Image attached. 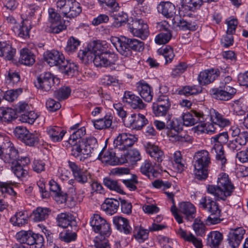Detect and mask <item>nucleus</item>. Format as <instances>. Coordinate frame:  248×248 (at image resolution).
Instances as JSON below:
<instances>
[{"label": "nucleus", "mask_w": 248, "mask_h": 248, "mask_svg": "<svg viewBox=\"0 0 248 248\" xmlns=\"http://www.w3.org/2000/svg\"><path fill=\"white\" fill-rule=\"evenodd\" d=\"M110 40L118 52L124 57L131 56L132 50L140 52L144 48L143 42L135 38H129L124 36L120 37L111 36Z\"/></svg>", "instance_id": "1"}, {"label": "nucleus", "mask_w": 248, "mask_h": 248, "mask_svg": "<svg viewBox=\"0 0 248 248\" xmlns=\"http://www.w3.org/2000/svg\"><path fill=\"white\" fill-rule=\"evenodd\" d=\"M234 186L231 182L228 174L222 173L218 177L217 186L210 185L207 187L208 193L213 195L217 200H225L234 190Z\"/></svg>", "instance_id": "2"}, {"label": "nucleus", "mask_w": 248, "mask_h": 248, "mask_svg": "<svg viewBox=\"0 0 248 248\" xmlns=\"http://www.w3.org/2000/svg\"><path fill=\"white\" fill-rule=\"evenodd\" d=\"M199 206L210 214L205 220L207 225L217 224L222 220L218 204L212 198L207 196L202 197L199 201Z\"/></svg>", "instance_id": "3"}, {"label": "nucleus", "mask_w": 248, "mask_h": 248, "mask_svg": "<svg viewBox=\"0 0 248 248\" xmlns=\"http://www.w3.org/2000/svg\"><path fill=\"white\" fill-rule=\"evenodd\" d=\"M166 133L169 139L172 142H184L187 140V136L182 134V125L178 119L172 118V115L166 117Z\"/></svg>", "instance_id": "4"}, {"label": "nucleus", "mask_w": 248, "mask_h": 248, "mask_svg": "<svg viewBox=\"0 0 248 248\" xmlns=\"http://www.w3.org/2000/svg\"><path fill=\"white\" fill-rule=\"evenodd\" d=\"M195 158V177L199 180H204L208 177V168L211 163L209 154L206 150H202L196 153Z\"/></svg>", "instance_id": "5"}, {"label": "nucleus", "mask_w": 248, "mask_h": 248, "mask_svg": "<svg viewBox=\"0 0 248 248\" xmlns=\"http://www.w3.org/2000/svg\"><path fill=\"white\" fill-rule=\"evenodd\" d=\"M232 80L231 77H225L221 81V86L211 89L210 93L212 97L216 99L223 101H228L232 99L236 93V90L229 85Z\"/></svg>", "instance_id": "6"}, {"label": "nucleus", "mask_w": 248, "mask_h": 248, "mask_svg": "<svg viewBox=\"0 0 248 248\" xmlns=\"http://www.w3.org/2000/svg\"><path fill=\"white\" fill-rule=\"evenodd\" d=\"M228 133L224 132L219 133L212 137V141L216 143L214 145V149L216 153V160L218 164L221 165V168L224 170L225 164L227 163V159L224 154L223 143H226L228 141Z\"/></svg>", "instance_id": "7"}, {"label": "nucleus", "mask_w": 248, "mask_h": 248, "mask_svg": "<svg viewBox=\"0 0 248 248\" xmlns=\"http://www.w3.org/2000/svg\"><path fill=\"white\" fill-rule=\"evenodd\" d=\"M60 82L59 78L49 72L40 74L34 82L35 86L43 92H48L53 90V87L58 85Z\"/></svg>", "instance_id": "8"}, {"label": "nucleus", "mask_w": 248, "mask_h": 248, "mask_svg": "<svg viewBox=\"0 0 248 248\" xmlns=\"http://www.w3.org/2000/svg\"><path fill=\"white\" fill-rule=\"evenodd\" d=\"M16 237L17 240L21 244H25L30 246L35 245L36 248L42 247L44 242L42 235L36 233L31 230L20 231L16 233Z\"/></svg>", "instance_id": "9"}, {"label": "nucleus", "mask_w": 248, "mask_h": 248, "mask_svg": "<svg viewBox=\"0 0 248 248\" xmlns=\"http://www.w3.org/2000/svg\"><path fill=\"white\" fill-rule=\"evenodd\" d=\"M90 225L98 236H109L111 233L110 224L98 214H94L90 219Z\"/></svg>", "instance_id": "10"}, {"label": "nucleus", "mask_w": 248, "mask_h": 248, "mask_svg": "<svg viewBox=\"0 0 248 248\" xmlns=\"http://www.w3.org/2000/svg\"><path fill=\"white\" fill-rule=\"evenodd\" d=\"M93 62L96 67H107L115 64L118 57L117 54L110 51L95 54Z\"/></svg>", "instance_id": "11"}, {"label": "nucleus", "mask_w": 248, "mask_h": 248, "mask_svg": "<svg viewBox=\"0 0 248 248\" xmlns=\"http://www.w3.org/2000/svg\"><path fill=\"white\" fill-rule=\"evenodd\" d=\"M138 140L134 135L122 133L118 135L113 141L114 147L120 150H125L132 146Z\"/></svg>", "instance_id": "12"}, {"label": "nucleus", "mask_w": 248, "mask_h": 248, "mask_svg": "<svg viewBox=\"0 0 248 248\" xmlns=\"http://www.w3.org/2000/svg\"><path fill=\"white\" fill-rule=\"evenodd\" d=\"M122 101L126 106L138 111L144 109L146 106L139 96L130 91L124 92Z\"/></svg>", "instance_id": "13"}, {"label": "nucleus", "mask_w": 248, "mask_h": 248, "mask_svg": "<svg viewBox=\"0 0 248 248\" xmlns=\"http://www.w3.org/2000/svg\"><path fill=\"white\" fill-rule=\"evenodd\" d=\"M129 29L132 34L140 37L142 40H145L148 36L147 31V25L144 23L143 20L140 19H135L129 23Z\"/></svg>", "instance_id": "14"}, {"label": "nucleus", "mask_w": 248, "mask_h": 248, "mask_svg": "<svg viewBox=\"0 0 248 248\" xmlns=\"http://www.w3.org/2000/svg\"><path fill=\"white\" fill-rule=\"evenodd\" d=\"M245 230L242 227L231 229L228 234V245H224L223 248H236L243 239Z\"/></svg>", "instance_id": "15"}, {"label": "nucleus", "mask_w": 248, "mask_h": 248, "mask_svg": "<svg viewBox=\"0 0 248 248\" xmlns=\"http://www.w3.org/2000/svg\"><path fill=\"white\" fill-rule=\"evenodd\" d=\"M11 145L6 144V148L9 149L8 152L5 155L6 161L9 163L14 164L17 161H20L23 165H27L30 162V159L28 157H22L20 158L18 150L14 146L12 143L10 142Z\"/></svg>", "instance_id": "16"}, {"label": "nucleus", "mask_w": 248, "mask_h": 248, "mask_svg": "<svg viewBox=\"0 0 248 248\" xmlns=\"http://www.w3.org/2000/svg\"><path fill=\"white\" fill-rule=\"evenodd\" d=\"M44 58L50 66H55L58 68L65 59L63 54L56 50L46 51L44 54Z\"/></svg>", "instance_id": "17"}, {"label": "nucleus", "mask_w": 248, "mask_h": 248, "mask_svg": "<svg viewBox=\"0 0 248 248\" xmlns=\"http://www.w3.org/2000/svg\"><path fill=\"white\" fill-rule=\"evenodd\" d=\"M56 224L59 227L66 228L69 226L76 227V221L75 217L67 212L61 213L56 217Z\"/></svg>", "instance_id": "18"}, {"label": "nucleus", "mask_w": 248, "mask_h": 248, "mask_svg": "<svg viewBox=\"0 0 248 248\" xmlns=\"http://www.w3.org/2000/svg\"><path fill=\"white\" fill-rule=\"evenodd\" d=\"M29 105L26 103L20 102L14 109L16 113H24L22 115V121L24 122L32 123L36 118V115L32 111H29Z\"/></svg>", "instance_id": "19"}, {"label": "nucleus", "mask_w": 248, "mask_h": 248, "mask_svg": "<svg viewBox=\"0 0 248 248\" xmlns=\"http://www.w3.org/2000/svg\"><path fill=\"white\" fill-rule=\"evenodd\" d=\"M68 164L74 178L78 183L83 185L88 182V179L86 173L81 169L80 166L70 160L68 161Z\"/></svg>", "instance_id": "20"}, {"label": "nucleus", "mask_w": 248, "mask_h": 248, "mask_svg": "<svg viewBox=\"0 0 248 248\" xmlns=\"http://www.w3.org/2000/svg\"><path fill=\"white\" fill-rule=\"evenodd\" d=\"M219 75V71L217 69L205 70L201 72L198 81L201 85H205L213 82Z\"/></svg>", "instance_id": "21"}, {"label": "nucleus", "mask_w": 248, "mask_h": 248, "mask_svg": "<svg viewBox=\"0 0 248 248\" xmlns=\"http://www.w3.org/2000/svg\"><path fill=\"white\" fill-rule=\"evenodd\" d=\"M113 223L116 229L120 232L126 235L132 233V228L127 218L120 216H115L113 217Z\"/></svg>", "instance_id": "22"}, {"label": "nucleus", "mask_w": 248, "mask_h": 248, "mask_svg": "<svg viewBox=\"0 0 248 248\" xmlns=\"http://www.w3.org/2000/svg\"><path fill=\"white\" fill-rule=\"evenodd\" d=\"M31 29V21L27 19L23 20L20 24L12 26V29L15 33L23 38L29 37V32Z\"/></svg>", "instance_id": "23"}, {"label": "nucleus", "mask_w": 248, "mask_h": 248, "mask_svg": "<svg viewBox=\"0 0 248 248\" xmlns=\"http://www.w3.org/2000/svg\"><path fill=\"white\" fill-rule=\"evenodd\" d=\"M137 85V91L141 98L146 102H151L153 96L151 87L144 80L140 81Z\"/></svg>", "instance_id": "24"}, {"label": "nucleus", "mask_w": 248, "mask_h": 248, "mask_svg": "<svg viewBox=\"0 0 248 248\" xmlns=\"http://www.w3.org/2000/svg\"><path fill=\"white\" fill-rule=\"evenodd\" d=\"M204 115L196 111H193L192 113L186 112L183 113L182 116L183 124L186 126H192L198 124V121H202Z\"/></svg>", "instance_id": "25"}, {"label": "nucleus", "mask_w": 248, "mask_h": 248, "mask_svg": "<svg viewBox=\"0 0 248 248\" xmlns=\"http://www.w3.org/2000/svg\"><path fill=\"white\" fill-rule=\"evenodd\" d=\"M16 53V49L11 43L6 41L0 42V57L5 60H12Z\"/></svg>", "instance_id": "26"}, {"label": "nucleus", "mask_w": 248, "mask_h": 248, "mask_svg": "<svg viewBox=\"0 0 248 248\" xmlns=\"http://www.w3.org/2000/svg\"><path fill=\"white\" fill-rule=\"evenodd\" d=\"M179 210L185 216V218L188 221H192L195 217L196 208L190 202H181L179 205Z\"/></svg>", "instance_id": "27"}, {"label": "nucleus", "mask_w": 248, "mask_h": 248, "mask_svg": "<svg viewBox=\"0 0 248 248\" xmlns=\"http://www.w3.org/2000/svg\"><path fill=\"white\" fill-rule=\"evenodd\" d=\"M157 11L167 18L172 17L175 14L176 9L174 5L169 1H162L158 4Z\"/></svg>", "instance_id": "28"}, {"label": "nucleus", "mask_w": 248, "mask_h": 248, "mask_svg": "<svg viewBox=\"0 0 248 248\" xmlns=\"http://www.w3.org/2000/svg\"><path fill=\"white\" fill-rule=\"evenodd\" d=\"M81 7L79 3L76 0H71L67 3V7L63 14L64 17L72 18L77 17L81 12Z\"/></svg>", "instance_id": "29"}, {"label": "nucleus", "mask_w": 248, "mask_h": 248, "mask_svg": "<svg viewBox=\"0 0 248 248\" xmlns=\"http://www.w3.org/2000/svg\"><path fill=\"white\" fill-rule=\"evenodd\" d=\"M211 120L218 128H224L231 124L230 120L227 116L215 110L211 114Z\"/></svg>", "instance_id": "30"}, {"label": "nucleus", "mask_w": 248, "mask_h": 248, "mask_svg": "<svg viewBox=\"0 0 248 248\" xmlns=\"http://www.w3.org/2000/svg\"><path fill=\"white\" fill-rule=\"evenodd\" d=\"M46 133L52 142H57L62 140L66 132L60 127L51 126L46 128Z\"/></svg>", "instance_id": "31"}, {"label": "nucleus", "mask_w": 248, "mask_h": 248, "mask_svg": "<svg viewBox=\"0 0 248 248\" xmlns=\"http://www.w3.org/2000/svg\"><path fill=\"white\" fill-rule=\"evenodd\" d=\"M50 190L55 195L56 200L60 201L61 203H65L67 200V194L61 190L58 184L53 180L49 182Z\"/></svg>", "instance_id": "32"}, {"label": "nucleus", "mask_w": 248, "mask_h": 248, "mask_svg": "<svg viewBox=\"0 0 248 248\" xmlns=\"http://www.w3.org/2000/svg\"><path fill=\"white\" fill-rule=\"evenodd\" d=\"M103 149L99 153L97 159L109 165L114 166L118 164L119 159L115 156V153L113 150H108L104 154Z\"/></svg>", "instance_id": "33"}, {"label": "nucleus", "mask_w": 248, "mask_h": 248, "mask_svg": "<svg viewBox=\"0 0 248 248\" xmlns=\"http://www.w3.org/2000/svg\"><path fill=\"white\" fill-rule=\"evenodd\" d=\"M120 203L115 199H107L101 205V209L107 214L112 215L117 212Z\"/></svg>", "instance_id": "34"}, {"label": "nucleus", "mask_w": 248, "mask_h": 248, "mask_svg": "<svg viewBox=\"0 0 248 248\" xmlns=\"http://www.w3.org/2000/svg\"><path fill=\"white\" fill-rule=\"evenodd\" d=\"M146 152L155 161L159 163L163 160L164 155L163 151L157 146L150 142L147 143Z\"/></svg>", "instance_id": "35"}, {"label": "nucleus", "mask_w": 248, "mask_h": 248, "mask_svg": "<svg viewBox=\"0 0 248 248\" xmlns=\"http://www.w3.org/2000/svg\"><path fill=\"white\" fill-rule=\"evenodd\" d=\"M83 147L84 158L87 157L88 155L95 151L98 147V143L96 139L93 137H90L86 139V141H82Z\"/></svg>", "instance_id": "36"}, {"label": "nucleus", "mask_w": 248, "mask_h": 248, "mask_svg": "<svg viewBox=\"0 0 248 248\" xmlns=\"http://www.w3.org/2000/svg\"><path fill=\"white\" fill-rule=\"evenodd\" d=\"M20 54L19 62L20 63L27 66L32 65L34 63L35 55L29 49L27 48L21 49Z\"/></svg>", "instance_id": "37"}, {"label": "nucleus", "mask_w": 248, "mask_h": 248, "mask_svg": "<svg viewBox=\"0 0 248 248\" xmlns=\"http://www.w3.org/2000/svg\"><path fill=\"white\" fill-rule=\"evenodd\" d=\"M223 238V234L221 232L212 231L207 235V244L212 248H218Z\"/></svg>", "instance_id": "38"}, {"label": "nucleus", "mask_w": 248, "mask_h": 248, "mask_svg": "<svg viewBox=\"0 0 248 248\" xmlns=\"http://www.w3.org/2000/svg\"><path fill=\"white\" fill-rule=\"evenodd\" d=\"M50 212L48 208L38 207L32 212L33 219L35 222L44 221L48 217Z\"/></svg>", "instance_id": "39"}, {"label": "nucleus", "mask_w": 248, "mask_h": 248, "mask_svg": "<svg viewBox=\"0 0 248 248\" xmlns=\"http://www.w3.org/2000/svg\"><path fill=\"white\" fill-rule=\"evenodd\" d=\"M28 215L25 211L16 212L10 218V222L15 226H22L28 222Z\"/></svg>", "instance_id": "40"}, {"label": "nucleus", "mask_w": 248, "mask_h": 248, "mask_svg": "<svg viewBox=\"0 0 248 248\" xmlns=\"http://www.w3.org/2000/svg\"><path fill=\"white\" fill-rule=\"evenodd\" d=\"M132 232L133 237L139 243H143L148 238L149 231L141 226H135Z\"/></svg>", "instance_id": "41"}, {"label": "nucleus", "mask_w": 248, "mask_h": 248, "mask_svg": "<svg viewBox=\"0 0 248 248\" xmlns=\"http://www.w3.org/2000/svg\"><path fill=\"white\" fill-rule=\"evenodd\" d=\"M141 172L148 176L150 179L156 177L158 175V172L154 169V167L151 162L145 161L141 166Z\"/></svg>", "instance_id": "42"}, {"label": "nucleus", "mask_w": 248, "mask_h": 248, "mask_svg": "<svg viewBox=\"0 0 248 248\" xmlns=\"http://www.w3.org/2000/svg\"><path fill=\"white\" fill-rule=\"evenodd\" d=\"M60 71L69 76H73L74 72L78 71V67L74 63H70L65 59L59 68Z\"/></svg>", "instance_id": "43"}, {"label": "nucleus", "mask_w": 248, "mask_h": 248, "mask_svg": "<svg viewBox=\"0 0 248 248\" xmlns=\"http://www.w3.org/2000/svg\"><path fill=\"white\" fill-rule=\"evenodd\" d=\"M93 56L95 54L101 53L106 52V49L108 47L107 43L105 41H94L89 46Z\"/></svg>", "instance_id": "44"}, {"label": "nucleus", "mask_w": 248, "mask_h": 248, "mask_svg": "<svg viewBox=\"0 0 248 248\" xmlns=\"http://www.w3.org/2000/svg\"><path fill=\"white\" fill-rule=\"evenodd\" d=\"M103 183L104 185L110 190H114L121 194L124 193L121 185L117 180L106 177L104 179Z\"/></svg>", "instance_id": "45"}, {"label": "nucleus", "mask_w": 248, "mask_h": 248, "mask_svg": "<svg viewBox=\"0 0 248 248\" xmlns=\"http://www.w3.org/2000/svg\"><path fill=\"white\" fill-rule=\"evenodd\" d=\"M176 17L173 19L174 20L173 24L174 25L178 27L181 30H190L195 31L197 29V25L194 23L188 22L183 19H179L178 21L176 20Z\"/></svg>", "instance_id": "46"}, {"label": "nucleus", "mask_w": 248, "mask_h": 248, "mask_svg": "<svg viewBox=\"0 0 248 248\" xmlns=\"http://www.w3.org/2000/svg\"><path fill=\"white\" fill-rule=\"evenodd\" d=\"M86 130L84 127H82L78 129L76 131L73 132L69 137L68 142L70 144H73L74 142H82V138L85 135Z\"/></svg>", "instance_id": "47"}, {"label": "nucleus", "mask_w": 248, "mask_h": 248, "mask_svg": "<svg viewBox=\"0 0 248 248\" xmlns=\"http://www.w3.org/2000/svg\"><path fill=\"white\" fill-rule=\"evenodd\" d=\"M71 89L68 86H63L54 91V96L59 101L67 99L70 95Z\"/></svg>", "instance_id": "48"}, {"label": "nucleus", "mask_w": 248, "mask_h": 248, "mask_svg": "<svg viewBox=\"0 0 248 248\" xmlns=\"http://www.w3.org/2000/svg\"><path fill=\"white\" fill-rule=\"evenodd\" d=\"M1 110L2 111L0 118L2 122L9 123L16 118V113L14 109L7 108Z\"/></svg>", "instance_id": "49"}, {"label": "nucleus", "mask_w": 248, "mask_h": 248, "mask_svg": "<svg viewBox=\"0 0 248 248\" xmlns=\"http://www.w3.org/2000/svg\"><path fill=\"white\" fill-rule=\"evenodd\" d=\"M148 122V121L144 115L140 113L136 114L134 119V123L131 128L136 130H140L147 124Z\"/></svg>", "instance_id": "50"}, {"label": "nucleus", "mask_w": 248, "mask_h": 248, "mask_svg": "<svg viewBox=\"0 0 248 248\" xmlns=\"http://www.w3.org/2000/svg\"><path fill=\"white\" fill-rule=\"evenodd\" d=\"M40 134L36 131L33 133L28 132V135L23 140L26 145L34 146L37 145L39 141Z\"/></svg>", "instance_id": "51"}, {"label": "nucleus", "mask_w": 248, "mask_h": 248, "mask_svg": "<svg viewBox=\"0 0 248 248\" xmlns=\"http://www.w3.org/2000/svg\"><path fill=\"white\" fill-rule=\"evenodd\" d=\"M80 44V42L78 39L71 36L67 41L65 50L69 54H72L77 50Z\"/></svg>", "instance_id": "52"}, {"label": "nucleus", "mask_w": 248, "mask_h": 248, "mask_svg": "<svg viewBox=\"0 0 248 248\" xmlns=\"http://www.w3.org/2000/svg\"><path fill=\"white\" fill-rule=\"evenodd\" d=\"M14 165V166L12 167V170L17 177L19 178L24 177L27 175L28 171L24 169V166L26 165H23L19 161H17Z\"/></svg>", "instance_id": "53"}, {"label": "nucleus", "mask_w": 248, "mask_h": 248, "mask_svg": "<svg viewBox=\"0 0 248 248\" xmlns=\"http://www.w3.org/2000/svg\"><path fill=\"white\" fill-rule=\"evenodd\" d=\"M78 56L83 63L86 64L89 61H92L93 54L88 46L87 49L79 50Z\"/></svg>", "instance_id": "54"}, {"label": "nucleus", "mask_w": 248, "mask_h": 248, "mask_svg": "<svg viewBox=\"0 0 248 248\" xmlns=\"http://www.w3.org/2000/svg\"><path fill=\"white\" fill-rule=\"evenodd\" d=\"M172 37L171 31H161L155 37V42L159 45L168 43Z\"/></svg>", "instance_id": "55"}, {"label": "nucleus", "mask_w": 248, "mask_h": 248, "mask_svg": "<svg viewBox=\"0 0 248 248\" xmlns=\"http://www.w3.org/2000/svg\"><path fill=\"white\" fill-rule=\"evenodd\" d=\"M59 237L62 241L69 243L75 241L77 239V234L75 232L67 230L60 232Z\"/></svg>", "instance_id": "56"}, {"label": "nucleus", "mask_w": 248, "mask_h": 248, "mask_svg": "<svg viewBox=\"0 0 248 248\" xmlns=\"http://www.w3.org/2000/svg\"><path fill=\"white\" fill-rule=\"evenodd\" d=\"M158 52L162 54L165 59V64L170 62L174 58V54L172 47L170 46H168L164 48L159 49Z\"/></svg>", "instance_id": "57"}, {"label": "nucleus", "mask_w": 248, "mask_h": 248, "mask_svg": "<svg viewBox=\"0 0 248 248\" xmlns=\"http://www.w3.org/2000/svg\"><path fill=\"white\" fill-rule=\"evenodd\" d=\"M22 92L23 89L21 88L8 90L4 93L3 97L8 101L13 102L17 98Z\"/></svg>", "instance_id": "58"}, {"label": "nucleus", "mask_w": 248, "mask_h": 248, "mask_svg": "<svg viewBox=\"0 0 248 248\" xmlns=\"http://www.w3.org/2000/svg\"><path fill=\"white\" fill-rule=\"evenodd\" d=\"M71 145V155L75 156V157L79 159L80 160H81L83 157L82 156V155H83V145H81V143H79L77 142H74L73 144Z\"/></svg>", "instance_id": "59"}, {"label": "nucleus", "mask_w": 248, "mask_h": 248, "mask_svg": "<svg viewBox=\"0 0 248 248\" xmlns=\"http://www.w3.org/2000/svg\"><path fill=\"white\" fill-rule=\"evenodd\" d=\"M153 113L156 117H168V115H171L170 114V109L166 108L165 107H163V106L156 105L155 104H153L152 106Z\"/></svg>", "instance_id": "60"}, {"label": "nucleus", "mask_w": 248, "mask_h": 248, "mask_svg": "<svg viewBox=\"0 0 248 248\" xmlns=\"http://www.w3.org/2000/svg\"><path fill=\"white\" fill-rule=\"evenodd\" d=\"M192 228L197 235L202 236L205 231L204 224L198 218L194 219Z\"/></svg>", "instance_id": "61"}, {"label": "nucleus", "mask_w": 248, "mask_h": 248, "mask_svg": "<svg viewBox=\"0 0 248 248\" xmlns=\"http://www.w3.org/2000/svg\"><path fill=\"white\" fill-rule=\"evenodd\" d=\"M182 5L187 7L191 11L200 8L204 3L203 0H182Z\"/></svg>", "instance_id": "62"}, {"label": "nucleus", "mask_w": 248, "mask_h": 248, "mask_svg": "<svg viewBox=\"0 0 248 248\" xmlns=\"http://www.w3.org/2000/svg\"><path fill=\"white\" fill-rule=\"evenodd\" d=\"M153 104L156 105L163 106V107H165L166 108L170 109L171 102L168 95L163 94H161L157 98L156 102L153 103Z\"/></svg>", "instance_id": "63"}, {"label": "nucleus", "mask_w": 248, "mask_h": 248, "mask_svg": "<svg viewBox=\"0 0 248 248\" xmlns=\"http://www.w3.org/2000/svg\"><path fill=\"white\" fill-rule=\"evenodd\" d=\"M108 236H96L94 240L95 248H110L106 237Z\"/></svg>", "instance_id": "64"}]
</instances>
